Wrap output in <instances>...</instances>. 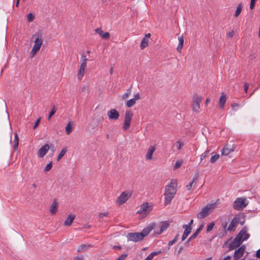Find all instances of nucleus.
I'll list each match as a JSON object with an SVG mask.
<instances>
[{"label": "nucleus", "mask_w": 260, "mask_h": 260, "mask_svg": "<svg viewBox=\"0 0 260 260\" xmlns=\"http://www.w3.org/2000/svg\"><path fill=\"white\" fill-rule=\"evenodd\" d=\"M127 254H123L119 257H118L117 259L115 260H125V258L127 257Z\"/></svg>", "instance_id": "43"}, {"label": "nucleus", "mask_w": 260, "mask_h": 260, "mask_svg": "<svg viewBox=\"0 0 260 260\" xmlns=\"http://www.w3.org/2000/svg\"><path fill=\"white\" fill-rule=\"evenodd\" d=\"M178 40H179V44H181L183 45L184 43V38L182 35L179 36L178 37Z\"/></svg>", "instance_id": "46"}, {"label": "nucleus", "mask_w": 260, "mask_h": 260, "mask_svg": "<svg viewBox=\"0 0 260 260\" xmlns=\"http://www.w3.org/2000/svg\"><path fill=\"white\" fill-rule=\"evenodd\" d=\"M152 208L149 206L148 203H143L140 208V209L137 211V213L144 214L148 215L150 213Z\"/></svg>", "instance_id": "10"}, {"label": "nucleus", "mask_w": 260, "mask_h": 260, "mask_svg": "<svg viewBox=\"0 0 260 260\" xmlns=\"http://www.w3.org/2000/svg\"><path fill=\"white\" fill-rule=\"evenodd\" d=\"M242 4H240L238 5V6L237 7V9H236L235 14H234V16L236 17H237L240 15V14L241 13V11H242Z\"/></svg>", "instance_id": "32"}, {"label": "nucleus", "mask_w": 260, "mask_h": 260, "mask_svg": "<svg viewBox=\"0 0 260 260\" xmlns=\"http://www.w3.org/2000/svg\"><path fill=\"white\" fill-rule=\"evenodd\" d=\"M131 196L132 194L131 193L128 194L125 191L122 192L117 199V204L119 206L122 205L128 200Z\"/></svg>", "instance_id": "9"}, {"label": "nucleus", "mask_w": 260, "mask_h": 260, "mask_svg": "<svg viewBox=\"0 0 260 260\" xmlns=\"http://www.w3.org/2000/svg\"><path fill=\"white\" fill-rule=\"evenodd\" d=\"M248 205L246 199L242 198H238L234 202L233 208L237 210H243Z\"/></svg>", "instance_id": "6"}, {"label": "nucleus", "mask_w": 260, "mask_h": 260, "mask_svg": "<svg viewBox=\"0 0 260 260\" xmlns=\"http://www.w3.org/2000/svg\"><path fill=\"white\" fill-rule=\"evenodd\" d=\"M58 208V202L57 201L56 199H54L53 202L50 208V213L51 214H55L57 211Z\"/></svg>", "instance_id": "22"}, {"label": "nucleus", "mask_w": 260, "mask_h": 260, "mask_svg": "<svg viewBox=\"0 0 260 260\" xmlns=\"http://www.w3.org/2000/svg\"><path fill=\"white\" fill-rule=\"evenodd\" d=\"M136 104V101L134 99L128 100L126 104V106L128 108L132 107Z\"/></svg>", "instance_id": "33"}, {"label": "nucleus", "mask_w": 260, "mask_h": 260, "mask_svg": "<svg viewBox=\"0 0 260 260\" xmlns=\"http://www.w3.org/2000/svg\"><path fill=\"white\" fill-rule=\"evenodd\" d=\"M247 229L246 226L242 229L234 240L229 244V250H234L239 247L243 241L247 240L249 238L250 235L247 233Z\"/></svg>", "instance_id": "1"}, {"label": "nucleus", "mask_w": 260, "mask_h": 260, "mask_svg": "<svg viewBox=\"0 0 260 260\" xmlns=\"http://www.w3.org/2000/svg\"><path fill=\"white\" fill-rule=\"evenodd\" d=\"M161 253V251H156L151 252L144 260H151L154 256Z\"/></svg>", "instance_id": "29"}, {"label": "nucleus", "mask_w": 260, "mask_h": 260, "mask_svg": "<svg viewBox=\"0 0 260 260\" xmlns=\"http://www.w3.org/2000/svg\"><path fill=\"white\" fill-rule=\"evenodd\" d=\"M183 46V45H182V44H178L177 48V50L178 52H181V51L182 49Z\"/></svg>", "instance_id": "49"}, {"label": "nucleus", "mask_w": 260, "mask_h": 260, "mask_svg": "<svg viewBox=\"0 0 260 260\" xmlns=\"http://www.w3.org/2000/svg\"><path fill=\"white\" fill-rule=\"evenodd\" d=\"M193 222V220L191 219L190 222H189L188 224H185L186 226H188L189 228H191V225Z\"/></svg>", "instance_id": "57"}, {"label": "nucleus", "mask_w": 260, "mask_h": 260, "mask_svg": "<svg viewBox=\"0 0 260 260\" xmlns=\"http://www.w3.org/2000/svg\"><path fill=\"white\" fill-rule=\"evenodd\" d=\"M160 229H159V228H158V227H157L156 228H155V230H154V232H155V233L156 235H160V234H161V233H162V232H160Z\"/></svg>", "instance_id": "48"}, {"label": "nucleus", "mask_w": 260, "mask_h": 260, "mask_svg": "<svg viewBox=\"0 0 260 260\" xmlns=\"http://www.w3.org/2000/svg\"><path fill=\"white\" fill-rule=\"evenodd\" d=\"M226 101V95L224 93H222L219 101V106L221 108H223L224 104Z\"/></svg>", "instance_id": "25"}, {"label": "nucleus", "mask_w": 260, "mask_h": 260, "mask_svg": "<svg viewBox=\"0 0 260 260\" xmlns=\"http://www.w3.org/2000/svg\"><path fill=\"white\" fill-rule=\"evenodd\" d=\"M234 34H235L234 31L232 30V31L227 34V36L229 38H232L233 36L234 35Z\"/></svg>", "instance_id": "50"}, {"label": "nucleus", "mask_w": 260, "mask_h": 260, "mask_svg": "<svg viewBox=\"0 0 260 260\" xmlns=\"http://www.w3.org/2000/svg\"><path fill=\"white\" fill-rule=\"evenodd\" d=\"M155 150V147L154 146H150L146 155V159L147 160H151L152 159L153 154Z\"/></svg>", "instance_id": "20"}, {"label": "nucleus", "mask_w": 260, "mask_h": 260, "mask_svg": "<svg viewBox=\"0 0 260 260\" xmlns=\"http://www.w3.org/2000/svg\"><path fill=\"white\" fill-rule=\"evenodd\" d=\"M246 246L245 245H242L238 249L236 250L234 255V260H238L240 258L245 252Z\"/></svg>", "instance_id": "11"}, {"label": "nucleus", "mask_w": 260, "mask_h": 260, "mask_svg": "<svg viewBox=\"0 0 260 260\" xmlns=\"http://www.w3.org/2000/svg\"><path fill=\"white\" fill-rule=\"evenodd\" d=\"M183 250V247H180L178 251V253L179 254Z\"/></svg>", "instance_id": "62"}, {"label": "nucleus", "mask_w": 260, "mask_h": 260, "mask_svg": "<svg viewBox=\"0 0 260 260\" xmlns=\"http://www.w3.org/2000/svg\"><path fill=\"white\" fill-rule=\"evenodd\" d=\"M113 248L120 250V249H121V248L120 246H113Z\"/></svg>", "instance_id": "59"}, {"label": "nucleus", "mask_w": 260, "mask_h": 260, "mask_svg": "<svg viewBox=\"0 0 260 260\" xmlns=\"http://www.w3.org/2000/svg\"><path fill=\"white\" fill-rule=\"evenodd\" d=\"M131 88H132V86L127 90V91L126 93H125L124 94H123L122 95V99L123 100L127 98L128 97V96L130 95V94L131 93Z\"/></svg>", "instance_id": "36"}, {"label": "nucleus", "mask_w": 260, "mask_h": 260, "mask_svg": "<svg viewBox=\"0 0 260 260\" xmlns=\"http://www.w3.org/2000/svg\"><path fill=\"white\" fill-rule=\"evenodd\" d=\"M155 223H152L148 226L145 228L141 233H129L127 235L128 240L134 242H139L148 235L154 228Z\"/></svg>", "instance_id": "3"}, {"label": "nucleus", "mask_w": 260, "mask_h": 260, "mask_svg": "<svg viewBox=\"0 0 260 260\" xmlns=\"http://www.w3.org/2000/svg\"><path fill=\"white\" fill-rule=\"evenodd\" d=\"M255 2H250L249 8L251 10L253 9L254 7Z\"/></svg>", "instance_id": "52"}, {"label": "nucleus", "mask_w": 260, "mask_h": 260, "mask_svg": "<svg viewBox=\"0 0 260 260\" xmlns=\"http://www.w3.org/2000/svg\"><path fill=\"white\" fill-rule=\"evenodd\" d=\"M182 228L184 229V231L181 238L182 241H184L187 238L188 235L191 233L192 229L191 228H189L186 225H183Z\"/></svg>", "instance_id": "19"}, {"label": "nucleus", "mask_w": 260, "mask_h": 260, "mask_svg": "<svg viewBox=\"0 0 260 260\" xmlns=\"http://www.w3.org/2000/svg\"><path fill=\"white\" fill-rule=\"evenodd\" d=\"M73 131V124L71 121L68 122L66 127V132L67 135H70Z\"/></svg>", "instance_id": "28"}, {"label": "nucleus", "mask_w": 260, "mask_h": 260, "mask_svg": "<svg viewBox=\"0 0 260 260\" xmlns=\"http://www.w3.org/2000/svg\"><path fill=\"white\" fill-rule=\"evenodd\" d=\"M215 204H208L202 208L201 211L197 214L198 218L202 219L208 216L214 209Z\"/></svg>", "instance_id": "5"}, {"label": "nucleus", "mask_w": 260, "mask_h": 260, "mask_svg": "<svg viewBox=\"0 0 260 260\" xmlns=\"http://www.w3.org/2000/svg\"><path fill=\"white\" fill-rule=\"evenodd\" d=\"M148 39L145 38L144 37L142 39L141 42L140 47L142 49H144L148 45Z\"/></svg>", "instance_id": "30"}, {"label": "nucleus", "mask_w": 260, "mask_h": 260, "mask_svg": "<svg viewBox=\"0 0 260 260\" xmlns=\"http://www.w3.org/2000/svg\"><path fill=\"white\" fill-rule=\"evenodd\" d=\"M177 180L172 179L171 182L165 187L164 193L165 199L164 204L165 206L170 204L174 198L177 192Z\"/></svg>", "instance_id": "2"}, {"label": "nucleus", "mask_w": 260, "mask_h": 260, "mask_svg": "<svg viewBox=\"0 0 260 260\" xmlns=\"http://www.w3.org/2000/svg\"><path fill=\"white\" fill-rule=\"evenodd\" d=\"M182 163L183 161L182 160H177L176 162L175 166H174V170H177L178 168H179L181 167Z\"/></svg>", "instance_id": "35"}, {"label": "nucleus", "mask_w": 260, "mask_h": 260, "mask_svg": "<svg viewBox=\"0 0 260 260\" xmlns=\"http://www.w3.org/2000/svg\"><path fill=\"white\" fill-rule=\"evenodd\" d=\"M42 37L43 33L41 30L39 31L32 36V38H36L34 41L35 44L33 46L32 49H31L30 52L31 57H33L36 54L37 52L40 50L41 46L43 43Z\"/></svg>", "instance_id": "4"}, {"label": "nucleus", "mask_w": 260, "mask_h": 260, "mask_svg": "<svg viewBox=\"0 0 260 260\" xmlns=\"http://www.w3.org/2000/svg\"><path fill=\"white\" fill-rule=\"evenodd\" d=\"M248 87H249V84L248 83H245L244 84V91L245 92H247V90H248Z\"/></svg>", "instance_id": "51"}, {"label": "nucleus", "mask_w": 260, "mask_h": 260, "mask_svg": "<svg viewBox=\"0 0 260 260\" xmlns=\"http://www.w3.org/2000/svg\"><path fill=\"white\" fill-rule=\"evenodd\" d=\"M35 18V16L33 15L32 13H30L27 15V21L29 22H32Z\"/></svg>", "instance_id": "38"}, {"label": "nucleus", "mask_w": 260, "mask_h": 260, "mask_svg": "<svg viewBox=\"0 0 260 260\" xmlns=\"http://www.w3.org/2000/svg\"><path fill=\"white\" fill-rule=\"evenodd\" d=\"M108 212L100 213L99 215V216L100 218H102L105 216H108Z\"/></svg>", "instance_id": "47"}, {"label": "nucleus", "mask_w": 260, "mask_h": 260, "mask_svg": "<svg viewBox=\"0 0 260 260\" xmlns=\"http://www.w3.org/2000/svg\"><path fill=\"white\" fill-rule=\"evenodd\" d=\"M67 148L66 147L62 149V150H61V151L60 152L59 155H58V156L57 157V161H59V160L64 156V155L67 152Z\"/></svg>", "instance_id": "31"}, {"label": "nucleus", "mask_w": 260, "mask_h": 260, "mask_svg": "<svg viewBox=\"0 0 260 260\" xmlns=\"http://www.w3.org/2000/svg\"><path fill=\"white\" fill-rule=\"evenodd\" d=\"M235 150V147L234 145L232 144H226L224 145L223 148L221 150V154L222 155H228L231 152L234 151Z\"/></svg>", "instance_id": "12"}, {"label": "nucleus", "mask_w": 260, "mask_h": 260, "mask_svg": "<svg viewBox=\"0 0 260 260\" xmlns=\"http://www.w3.org/2000/svg\"><path fill=\"white\" fill-rule=\"evenodd\" d=\"M199 177V173L198 172L196 173V175L193 178L191 182L187 185H186V187L187 190H189L191 189L193 185H195L197 182L198 179Z\"/></svg>", "instance_id": "21"}, {"label": "nucleus", "mask_w": 260, "mask_h": 260, "mask_svg": "<svg viewBox=\"0 0 260 260\" xmlns=\"http://www.w3.org/2000/svg\"><path fill=\"white\" fill-rule=\"evenodd\" d=\"M176 242L175 241V240L174 239H173L171 241H170L168 243V246H171L172 245H173L174 243H175Z\"/></svg>", "instance_id": "54"}, {"label": "nucleus", "mask_w": 260, "mask_h": 260, "mask_svg": "<svg viewBox=\"0 0 260 260\" xmlns=\"http://www.w3.org/2000/svg\"><path fill=\"white\" fill-rule=\"evenodd\" d=\"M75 218V216L73 214H69L67 219L64 222V226H70L73 220H74Z\"/></svg>", "instance_id": "24"}, {"label": "nucleus", "mask_w": 260, "mask_h": 260, "mask_svg": "<svg viewBox=\"0 0 260 260\" xmlns=\"http://www.w3.org/2000/svg\"><path fill=\"white\" fill-rule=\"evenodd\" d=\"M50 149V146L48 144H45L40 148L37 152V155L40 158L43 157L47 153Z\"/></svg>", "instance_id": "13"}, {"label": "nucleus", "mask_w": 260, "mask_h": 260, "mask_svg": "<svg viewBox=\"0 0 260 260\" xmlns=\"http://www.w3.org/2000/svg\"><path fill=\"white\" fill-rule=\"evenodd\" d=\"M214 225H215V223L213 221H212V222H211L210 223L208 224L207 226V230H206L207 232H211L213 230Z\"/></svg>", "instance_id": "34"}, {"label": "nucleus", "mask_w": 260, "mask_h": 260, "mask_svg": "<svg viewBox=\"0 0 260 260\" xmlns=\"http://www.w3.org/2000/svg\"><path fill=\"white\" fill-rule=\"evenodd\" d=\"M151 37V34L150 33H148L145 35L144 38H146L147 39H149V38Z\"/></svg>", "instance_id": "58"}, {"label": "nucleus", "mask_w": 260, "mask_h": 260, "mask_svg": "<svg viewBox=\"0 0 260 260\" xmlns=\"http://www.w3.org/2000/svg\"><path fill=\"white\" fill-rule=\"evenodd\" d=\"M176 144L177 145V149L178 150H180L184 146V143L180 142V141H177Z\"/></svg>", "instance_id": "42"}, {"label": "nucleus", "mask_w": 260, "mask_h": 260, "mask_svg": "<svg viewBox=\"0 0 260 260\" xmlns=\"http://www.w3.org/2000/svg\"><path fill=\"white\" fill-rule=\"evenodd\" d=\"M179 234H177V235H176V236L174 237V238L173 239L176 242L178 240V238H179Z\"/></svg>", "instance_id": "60"}, {"label": "nucleus", "mask_w": 260, "mask_h": 260, "mask_svg": "<svg viewBox=\"0 0 260 260\" xmlns=\"http://www.w3.org/2000/svg\"><path fill=\"white\" fill-rule=\"evenodd\" d=\"M41 119V117H39V118L37 119V120H36V121L35 123V125L33 126L34 129H36L37 127V126L39 125V124L40 122Z\"/></svg>", "instance_id": "44"}, {"label": "nucleus", "mask_w": 260, "mask_h": 260, "mask_svg": "<svg viewBox=\"0 0 260 260\" xmlns=\"http://www.w3.org/2000/svg\"><path fill=\"white\" fill-rule=\"evenodd\" d=\"M219 155L217 154L212 156L210 159V162L211 163L215 162L219 158Z\"/></svg>", "instance_id": "37"}, {"label": "nucleus", "mask_w": 260, "mask_h": 260, "mask_svg": "<svg viewBox=\"0 0 260 260\" xmlns=\"http://www.w3.org/2000/svg\"><path fill=\"white\" fill-rule=\"evenodd\" d=\"M202 97L198 95L197 94L193 95L192 97V103L191 107L192 110L197 113L199 112L200 109V103L202 102Z\"/></svg>", "instance_id": "7"}, {"label": "nucleus", "mask_w": 260, "mask_h": 260, "mask_svg": "<svg viewBox=\"0 0 260 260\" xmlns=\"http://www.w3.org/2000/svg\"><path fill=\"white\" fill-rule=\"evenodd\" d=\"M90 247H91V245L90 244H82L78 247L77 251L78 252H83Z\"/></svg>", "instance_id": "26"}, {"label": "nucleus", "mask_w": 260, "mask_h": 260, "mask_svg": "<svg viewBox=\"0 0 260 260\" xmlns=\"http://www.w3.org/2000/svg\"><path fill=\"white\" fill-rule=\"evenodd\" d=\"M256 256L257 258H260V248L256 251Z\"/></svg>", "instance_id": "56"}, {"label": "nucleus", "mask_w": 260, "mask_h": 260, "mask_svg": "<svg viewBox=\"0 0 260 260\" xmlns=\"http://www.w3.org/2000/svg\"><path fill=\"white\" fill-rule=\"evenodd\" d=\"M107 114L110 119L117 120L119 117V113L115 109L110 110Z\"/></svg>", "instance_id": "14"}, {"label": "nucleus", "mask_w": 260, "mask_h": 260, "mask_svg": "<svg viewBox=\"0 0 260 260\" xmlns=\"http://www.w3.org/2000/svg\"><path fill=\"white\" fill-rule=\"evenodd\" d=\"M86 67V64H85V62H82V63L80 65L78 73L77 74V77L78 79L81 80L82 78L83 77Z\"/></svg>", "instance_id": "18"}, {"label": "nucleus", "mask_w": 260, "mask_h": 260, "mask_svg": "<svg viewBox=\"0 0 260 260\" xmlns=\"http://www.w3.org/2000/svg\"><path fill=\"white\" fill-rule=\"evenodd\" d=\"M14 144V149L17 150L19 145V137L18 134L16 133L15 134L14 139L12 142Z\"/></svg>", "instance_id": "27"}, {"label": "nucleus", "mask_w": 260, "mask_h": 260, "mask_svg": "<svg viewBox=\"0 0 260 260\" xmlns=\"http://www.w3.org/2000/svg\"><path fill=\"white\" fill-rule=\"evenodd\" d=\"M75 260H84L83 257L82 256H77L74 258Z\"/></svg>", "instance_id": "55"}, {"label": "nucleus", "mask_w": 260, "mask_h": 260, "mask_svg": "<svg viewBox=\"0 0 260 260\" xmlns=\"http://www.w3.org/2000/svg\"><path fill=\"white\" fill-rule=\"evenodd\" d=\"M56 111V109L55 107V106H54L49 114L48 119H50V118L55 113Z\"/></svg>", "instance_id": "39"}, {"label": "nucleus", "mask_w": 260, "mask_h": 260, "mask_svg": "<svg viewBox=\"0 0 260 260\" xmlns=\"http://www.w3.org/2000/svg\"><path fill=\"white\" fill-rule=\"evenodd\" d=\"M91 227V225H84V228H88V229H90Z\"/></svg>", "instance_id": "64"}, {"label": "nucleus", "mask_w": 260, "mask_h": 260, "mask_svg": "<svg viewBox=\"0 0 260 260\" xmlns=\"http://www.w3.org/2000/svg\"><path fill=\"white\" fill-rule=\"evenodd\" d=\"M239 223V218L238 217H234L230 222L228 228V231H232L233 229L236 228L237 226Z\"/></svg>", "instance_id": "16"}, {"label": "nucleus", "mask_w": 260, "mask_h": 260, "mask_svg": "<svg viewBox=\"0 0 260 260\" xmlns=\"http://www.w3.org/2000/svg\"><path fill=\"white\" fill-rule=\"evenodd\" d=\"M113 67H111L110 70V74L111 75H112L113 74Z\"/></svg>", "instance_id": "63"}, {"label": "nucleus", "mask_w": 260, "mask_h": 260, "mask_svg": "<svg viewBox=\"0 0 260 260\" xmlns=\"http://www.w3.org/2000/svg\"><path fill=\"white\" fill-rule=\"evenodd\" d=\"M81 59H83L82 62H85V64H87L86 62L88 59L86 58V55L84 52H83L81 54Z\"/></svg>", "instance_id": "45"}, {"label": "nucleus", "mask_w": 260, "mask_h": 260, "mask_svg": "<svg viewBox=\"0 0 260 260\" xmlns=\"http://www.w3.org/2000/svg\"><path fill=\"white\" fill-rule=\"evenodd\" d=\"M133 115V112L130 110L126 111L123 126V129L124 131H126L129 128Z\"/></svg>", "instance_id": "8"}, {"label": "nucleus", "mask_w": 260, "mask_h": 260, "mask_svg": "<svg viewBox=\"0 0 260 260\" xmlns=\"http://www.w3.org/2000/svg\"><path fill=\"white\" fill-rule=\"evenodd\" d=\"M204 226V225L203 224H201L200 226L198 228V229L196 230L195 233H194L186 241L185 244H188L189 241L193 239H194L198 236V234L201 232V231L203 230Z\"/></svg>", "instance_id": "15"}, {"label": "nucleus", "mask_w": 260, "mask_h": 260, "mask_svg": "<svg viewBox=\"0 0 260 260\" xmlns=\"http://www.w3.org/2000/svg\"><path fill=\"white\" fill-rule=\"evenodd\" d=\"M231 258V256H230V255H228V256H226V257L223 259V260H230Z\"/></svg>", "instance_id": "61"}, {"label": "nucleus", "mask_w": 260, "mask_h": 260, "mask_svg": "<svg viewBox=\"0 0 260 260\" xmlns=\"http://www.w3.org/2000/svg\"><path fill=\"white\" fill-rule=\"evenodd\" d=\"M169 225L170 222L169 221H163L160 223V224L158 225V228L160 229V232H163L169 228Z\"/></svg>", "instance_id": "23"}, {"label": "nucleus", "mask_w": 260, "mask_h": 260, "mask_svg": "<svg viewBox=\"0 0 260 260\" xmlns=\"http://www.w3.org/2000/svg\"><path fill=\"white\" fill-rule=\"evenodd\" d=\"M210 152V150H207L204 153H203L201 155V160H204L208 155V153H209Z\"/></svg>", "instance_id": "40"}, {"label": "nucleus", "mask_w": 260, "mask_h": 260, "mask_svg": "<svg viewBox=\"0 0 260 260\" xmlns=\"http://www.w3.org/2000/svg\"><path fill=\"white\" fill-rule=\"evenodd\" d=\"M52 167V162H50L47 165V166L44 168V172H48L49 170H51V168Z\"/></svg>", "instance_id": "41"}, {"label": "nucleus", "mask_w": 260, "mask_h": 260, "mask_svg": "<svg viewBox=\"0 0 260 260\" xmlns=\"http://www.w3.org/2000/svg\"><path fill=\"white\" fill-rule=\"evenodd\" d=\"M95 31L104 39L108 40L110 38V34L108 32H104L101 28H97Z\"/></svg>", "instance_id": "17"}, {"label": "nucleus", "mask_w": 260, "mask_h": 260, "mask_svg": "<svg viewBox=\"0 0 260 260\" xmlns=\"http://www.w3.org/2000/svg\"><path fill=\"white\" fill-rule=\"evenodd\" d=\"M135 96V98H133V99H134L136 101L137 100H138L140 99V98H141V97H140V95H139V93L136 94V95H135V96Z\"/></svg>", "instance_id": "53"}]
</instances>
